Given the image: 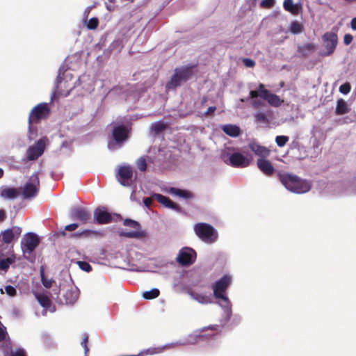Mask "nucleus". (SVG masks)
Returning a JSON list of instances; mask_svg holds the SVG:
<instances>
[{
	"label": "nucleus",
	"instance_id": "nucleus-1",
	"mask_svg": "<svg viewBox=\"0 0 356 356\" xmlns=\"http://www.w3.org/2000/svg\"><path fill=\"white\" fill-rule=\"evenodd\" d=\"M195 65H186L175 70V73L170 80L166 84L168 89H175L179 86L181 82H186L193 74V68Z\"/></svg>",
	"mask_w": 356,
	"mask_h": 356
},
{
	"label": "nucleus",
	"instance_id": "nucleus-2",
	"mask_svg": "<svg viewBox=\"0 0 356 356\" xmlns=\"http://www.w3.org/2000/svg\"><path fill=\"white\" fill-rule=\"evenodd\" d=\"M250 98H261L266 100L268 103L272 106L278 107L284 102L277 95L271 93L268 90L265 88L263 83H259L257 90H251L250 92Z\"/></svg>",
	"mask_w": 356,
	"mask_h": 356
},
{
	"label": "nucleus",
	"instance_id": "nucleus-3",
	"mask_svg": "<svg viewBox=\"0 0 356 356\" xmlns=\"http://www.w3.org/2000/svg\"><path fill=\"white\" fill-rule=\"evenodd\" d=\"M51 114V110L49 104L42 102L35 106L31 111L28 122L29 124H38L42 120L47 119Z\"/></svg>",
	"mask_w": 356,
	"mask_h": 356
},
{
	"label": "nucleus",
	"instance_id": "nucleus-4",
	"mask_svg": "<svg viewBox=\"0 0 356 356\" xmlns=\"http://www.w3.org/2000/svg\"><path fill=\"white\" fill-rule=\"evenodd\" d=\"M194 231L201 240L207 243H213L217 238L214 228L209 224L197 223L194 227Z\"/></svg>",
	"mask_w": 356,
	"mask_h": 356
},
{
	"label": "nucleus",
	"instance_id": "nucleus-5",
	"mask_svg": "<svg viewBox=\"0 0 356 356\" xmlns=\"http://www.w3.org/2000/svg\"><path fill=\"white\" fill-rule=\"evenodd\" d=\"M231 283V277L225 275L220 280L216 282L212 286L213 290V296L216 299H220L226 303L229 302L228 298L225 296V292Z\"/></svg>",
	"mask_w": 356,
	"mask_h": 356
},
{
	"label": "nucleus",
	"instance_id": "nucleus-6",
	"mask_svg": "<svg viewBox=\"0 0 356 356\" xmlns=\"http://www.w3.org/2000/svg\"><path fill=\"white\" fill-rule=\"evenodd\" d=\"M40 180L38 173H33L29 181L24 184L22 195L24 198L29 199L35 197L39 191Z\"/></svg>",
	"mask_w": 356,
	"mask_h": 356
},
{
	"label": "nucleus",
	"instance_id": "nucleus-7",
	"mask_svg": "<svg viewBox=\"0 0 356 356\" xmlns=\"http://www.w3.org/2000/svg\"><path fill=\"white\" fill-rule=\"evenodd\" d=\"M326 51L321 52V56H328L332 54L338 42L337 35L333 32H326L322 36Z\"/></svg>",
	"mask_w": 356,
	"mask_h": 356
},
{
	"label": "nucleus",
	"instance_id": "nucleus-8",
	"mask_svg": "<svg viewBox=\"0 0 356 356\" xmlns=\"http://www.w3.org/2000/svg\"><path fill=\"white\" fill-rule=\"evenodd\" d=\"M224 161L234 168H245L250 165L252 159L245 156L239 152L232 154L228 159L224 158Z\"/></svg>",
	"mask_w": 356,
	"mask_h": 356
},
{
	"label": "nucleus",
	"instance_id": "nucleus-9",
	"mask_svg": "<svg viewBox=\"0 0 356 356\" xmlns=\"http://www.w3.org/2000/svg\"><path fill=\"white\" fill-rule=\"evenodd\" d=\"M40 243L39 237L33 232L27 233L21 242V247L24 253H31Z\"/></svg>",
	"mask_w": 356,
	"mask_h": 356
},
{
	"label": "nucleus",
	"instance_id": "nucleus-10",
	"mask_svg": "<svg viewBox=\"0 0 356 356\" xmlns=\"http://www.w3.org/2000/svg\"><path fill=\"white\" fill-rule=\"evenodd\" d=\"M46 138L39 139L33 145L30 146L26 151V158L29 161L38 159L44 152Z\"/></svg>",
	"mask_w": 356,
	"mask_h": 356
},
{
	"label": "nucleus",
	"instance_id": "nucleus-11",
	"mask_svg": "<svg viewBox=\"0 0 356 356\" xmlns=\"http://www.w3.org/2000/svg\"><path fill=\"white\" fill-rule=\"evenodd\" d=\"M123 225L135 229V231L120 232V236L127 238H142L145 236V233L140 230V225L137 221L131 219H125Z\"/></svg>",
	"mask_w": 356,
	"mask_h": 356
},
{
	"label": "nucleus",
	"instance_id": "nucleus-12",
	"mask_svg": "<svg viewBox=\"0 0 356 356\" xmlns=\"http://www.w3.org/2000/svg\"><path fill=\"white\" fill-rule=\"evenodd\" d=\"M72 219L78 220L81 225L88 224L91 222V213L89 209L85 207H74L70 212Z\"/></svg>",
	"mask_w": 356,
	"mask_h": 356
},
{
	"label": "nucleus",
	"instance_id": "nucleus-13",
	"mask_svg": "<svg viewBox=\"0 0 356 356\" xmlns=\"http://www.w3.org/2000/svg\"><path fill=\"white\" fill-rule=\"evenodd\" d=\"M196 259V252L191 248H184L180 250L177 260L182 266L193 264Z\"/></svg>",
	"mask_w": 356,
	"mask_h": 356
},
{
	"label": "nucleus",
	"instance_id": "nucleus-14",
	"mask_svg": "<svg viewBox=\"0 0 356 356\" xmlns=\"http://www.w3.org/2000/svg\"><path fill=\"white\" fill-rule=\"evenodd\" d=\"M121 219L120 215L114 214L113 216L108 211L99 208H97L94 211V221L99 225L108 224L114 220V218Z\"/></svg>",
	"mask_w": 356,
	"mask_h": 356
},
{
	"label": "nucleus",
	"instance_id": "nucleus-15",
	"mask_svg": "<svg viewBox=\"0 0 356 356\" xmlns=\"http://www.w3.org/2000/svg\"><path fill=\"white\" fill-rule=\"evenodd\" d=\"M133 177V169L129 165L120 166L116 177L118 181L124 186H129Z\"/></svg>",
	"mask_w": 356,
	"mask_h": 356
},
{
	"label": "nucleus",
	"instance_id": "nucleus-16",
	"mask_svg": "<svg viewBox=\"0 0 356 356\" xmlns=\"http://www.w3.org/2000/svg\"><path fill=\"white\" fill-rule=\"evenodd\" d=\"M22 228L18 226H14L1 232V237L2 241L6 244L11 243L15 239H17L22 234Z\"/></svg>",
	"mask_w": 356,
	"mask_h": 356
},
{
	"label": "nucleus",
	"instance_id": "nucleus-17",
	"mask_svg": "<svg viewBox=\"0 0 356 356\" xmlns=\"http://www.w3.org/2000/svg\"><path fill=\"white\" fill-rule=\"evenodd\" d=\"M129 136V130L124 125H118L112 131L113 139L115 143L121 145L125 142Z\"/></svg>",
	"mask_w": 356,
	"mask_h": 356
},
{
	"label": "nucleus",
	"instance_id": "nucleus-18",
	"mask_svg": "<svg viewBox=\"0 0 356 356\" xmlns=\"http://www.w3.org/2000/svg\"><path fill=\"white\" fill-rule=\"evenodd\" d=\"M79 291L76 287L71 286L63 291V299L60 298V301L63 304L73 305L79 298Z\"/></svg>",
	"mask_w": 356,
	"mask_h": 356
},
{
	"label": "nucleus",
	"instance_id": "nucleus-19",
	"mask_svg": "<svg viewBox=\"0 0 356 356\" xmlns=\"http://www.w3.org/2000/svg\"><path fill=\"white\" fill-rule=\"evenodd\" d=\"M152 197L156 200L158 202L164 207L171 209L177 212H181V208L180 206L173 202L169 197L159 193H154L152 195Z\"/></svg>",
	"mask_w": 356,
	"mask_h": 356
},
{
	"label": "nucleus",
	"instance_id": "nucleus-20",
	"mask_svg": "<svg viewBox=\"0 0 356 356\" xmlns=\"http://www.w3.org/2000/svg\"><path fill=\"white\" fill-rule=\"evenodd\" d=\"M296 182L292 186L291 192L296 193H304L311 189V184L309 181L302 179L296 175Z\"/></svg>",
	"mask_w": 356,
	"mask_h": 356
},
{
	"label": "nucleus",
	"instance_id": "nucleus-21",
	"mask_svg": "<svg viewBox=\"0 0 356 356\" xmlns=\"http://www.w3.org/2000/svg\"><path fill=\"white\" fill-rule=\"evenodd\" d=\"M248 147L257 156H259V159H266L270 154V150L266 147L262 146L257 143H251L248 145Z\"/></svg>",
	"mask_w": 356,
	"mask_h": 356
},
{
	"label": "nucleus",
	"instance_id": "nucleus-22",
	"mask_svg": "<svg viewBox=\"0 0 356 356\" xmlns=\"http://www.w3.org/2000/svg\"><path fill=\"white\" fill-rule=\"evenodd\" d=\"M257 164L258 168L266 176L273 175L275 168L269 160L266 159H258Z\"/></svg>",
	"mask_w": 356,
	"mask_h": 356
},
{
	"label": "nucleus",
	"instance_id": "nucleus-23",
	"mask_svg": "<svg viewBox=\"0 0 356 356\" xmlns=\"http://www.w3.org/2000/svg\"><path fill=\"white\" fill-rule=\"evenodd\" d=\"M278 177L285 188L291 191L296 182V175L288 172H279Z\"/></svg>",
	"mask_w": 356,
	"mask_h": 356
},
{
	"label": "nucleus",
	"instance_id": "nucleus-24",
	"mask_svg": "<svg viewBox=\"0 0 356 356\" xmlns=\"http://www.w3.org/2000/svg\"><path fill=\"white\" fill-rule=\"evenodd\" d=\"M283 8L293 15H298L302 11V4L300 3H293V0H284Z\"/></svg>",
	"mask_w": 356,
	"mask_h": 356
},
{
	"label": "nucleus",
	"instance_id": "nucleus-25",
	"mask_svg": "<svg viewBox=\"0 0 356 356\" xmlns=\"http://www.w3.org/2000/svg\"><path fill=\"white\" fill-rule=\"evenodd\" d=\"M35 298L42 307L50 309L51 312L55 311V306L52 305V302L47 295L43 293H36Z\"/></svg>",
	"mask_w": 356,
	"mask_h": 356
},
{
	"label": "nucleus",
	"instance_id": "nucleus-26",
	"mask_svg": "<svg viewBox=\"0 0 356 356\" xmlns=\"http://www.w3.org/2000/svg\"><path fill=\"white\" fill-rule=\"evenodd\" d=\"M19 193V190L15 188L4 186L0 188V197L6 200H14Z\"/></svg>",
	"mask_w": 356,
	"mask_h": 356
},
{
	"label": "nucleus",
	"instance_id": "nucleus-27",
	"mask_svg": "<svg viewBox=\"0 0 356 356\" xmlns=\"http://www.w3.org/2000/svg\"><path fill=\"white\" fill-rule=\"evenodd\" d=\"M4 356H27L26 352L22 348L13 349L10 344H7L3 350Z\"/></svg>",
	"mask_w": 356,
	"mask_h": 356
},
{
	"label": "nucleus",
	"instance_id": "nucleus-28",
	"mask_svg": "<svg viewBox=\"0 0 356 356\" xmlns=\"http://www.w3.org/2000/svg\"><path fill=\"white\" fill-rule=\"evenodd\" d=\"M222 130L229 136L231 137H236L238 136L240 133L241 130L240 128L234 124H225L222 126Z\"/></svg>",
	"mask_w": 356,
	"mask_h": 356
},
{
	"label": "nucleus",
	"instance_id": "nucleus-29",
	"mask_svg": "<svg viewBox=\"0 0 356 356\" xmlns=\"http://www.w3.org/2000/svg\"><path fill=\"white\" fill-rule=\"evenodd\" d=\"M350 108L348 106L347 103L343 99H339L337 102V107L335 113L338 115H344L349 113Z\"/></svg>",
	"mask_w": 356,
	"mask_h": 356
},
{
	"label": "nucleus",
	"instance_id": "nucleus-30",
	"mask_svg": "<svg viewBox=\"0 0 356 356\" xmlns=\"http://www.w3.org/2000/svg\"><path fill=\"white\" fill-rule=\"evenodd\" d=\"M15 261L16 256L15 254H13L12 255L6 259L0 260V270L6 272L8 270L10 266L14 264Z\"/></svg>",
	"mask_w": 356,
	"mask_h": 356
},
{
	"label": "nucleus",
	"instance_id": "nucleus-31",
	"mask_svg": "<svg viewBox=\"0 0 356 356\" xmlns=\"http://www.w3.org/2000/svg\"><path fill=\"white\" fill-rule=\"evenodd\" d=\"M316 49V45L313 43H307L302 46L299 47L298 51L303 56L307 57L312 52Z\"/></svg>",
	"mask_w": 356,
	"mask_h": 356
},
{
	"label": "nucleus",
	"instance_id": "nucleus-32",
	"mask_svg": "<svg viewBox=\"0 0 356 356\" xmlns=\"http://www.w3.org/2000/svg\"><path fill=\"white\" fill-rule=\"evenodd\" d=\"M170 192L179 197H184L186 199L192 198L193 197L192 193L179 188H171Z\"/></svg>",
	"mask_w": 356,
	"mask_h": 356
},
{
	"label": "nucleus",
	"instance_id": "nucleus-33",
	"mask_svg": "<svg viewBox=\"0 0 356 356\" xmlns=\"http://www.w3.org/2000/svg\"><path fill=\"white\" fill-rule=\"evenodd\" d=\"M289 31L293 34H298L304 31V26L298 21H292L289 26Z\"/></svg>",
	"mask_w": 356,
	"mask_h": 356
},
{
	"label": "nucleus",
	"instance_id": "nucleus-34",
	"mask_svg": "<svg viewBox=\"0 0 356 356\" xmlns=\"http://www.w3.org/2000/svg\"><path fill=\"white\" fill-rule=\"evenodd\" d=\"M168 127L167 124L163 122V121H158L152 125V131L155 134H158L165 130Z\"/></svg>",
	"mask_w": 356,
	"mask_h": 356
},
{
	"label": "nucleus",
	"instance_id": "nucleus-35",
	"mask_svg": "<svg viewBox=\"0 0 356 356\" xmlns=\"http://www.w3.org/2000/svg\"><path fill=\"white\" fill-rule=\"evenodd\" d=\"M160 294L158 289H152L150 291H145L143 293V298L146 300H152L157 298Z\"/></svg>",
	"mask_w": 356,
	"mask_h": 356
},
{
	"label": "nucleus",
	"instance_id": "nucleus-36",
	"mask_svg": "<svg viewBox=\"0 0 356 356\" xmlns=\"http://www.w3.org/2000/svg\"><path fill=\"white\" fill-rule=\"evenodd\" d=\"M189 294L194 300H197L200 303L207 304L209 302V298L202 294L197 293L195 291H191Z\"/></svg>",
	"mask_w": 356,
	"mask_h": 356
},
{
	"label": "nucleus",
	"instance_id": "nucleus-37",
	"mask_svg": "<svg viewBox=\"0 0 356 356\" xmlns=\"http://www.w3.org/2000/svg\"><path fill=\"white\" fill-rule=\"evenodd\" d=\"M96 232L95 231L90 229H84L81 232H75L71 234V237L72 238H81V237H88L92 234H95Z\"/></svg>",
	"mask_w": 356,
	"mask_h": 356
},
{
	"label": "nucleus",
	"instance_id": "nucleus-38",
	"mask_svg": "<svg viewBox=\"0 0 356 356\" xmlns=\"http://www.w3.org/2000/svg\"><path fill=\"white\" fill-rule=\"evenodd\" d=\"M7 338L8 339V344H11L6 327L0 321V342L7 341Z\"/></svg>",
	"mask_w": 356,
	"mask_h": 356
},
{
	"label": "nucleus",
	"instance_id": "nucleus-39",
	"mask_svg": "<svg viewBox=\"0 0 356 356\" xmlns=\"http://www.w3.org/2000/svg\"><path fill=\"white\" fill-rule=\"evenodd\" d=\"M275 3V0H262L259 6L261 8L264 9H269L274 6Z\"/></svg>",
	"mask_w": 356,
	"mask_h": 356
},
{
	"label": "nucleus",
	"instance_id": "nucleus-40",
	"mask_svg": "<svg viewBox=\"0 0 356 356\" xmlns=\"http://www.w3.org/2000/svg\"><path fill=\"white\" fill-rule=\"evenodd\" d=\"M34 124H29V138L30 140L34 139L37 136L38 129L33 126Z\"/></svg>",
	"mask_w": 356,
	"mask_h": 356
},
{
	"label": "nucleus",
	"instance_id": "nucleus-41",
	"mask_svg": "<svg viewBox=\"0 0 356 356\" xmlns=\"http://www.w3.org/2000/svg\"><path fill=\"white\" fill-rule=\"evenodd\" d=\"M289 141V137L286 136H277L275 142L279 147H284Z\"/></svg>",
	"mask_w": 356,
	"mask_h": 356
},
{
	"label": "nucleus",
	"instance_id": "nucleus-42",
	"mask_svg": "<svg viewBox=\"0 0 356 356\" xmlns=\"http://www.w3.org/2000/svg\"><path fill=\"white\" fill-rule=\"evenodd\" d=\"M79 223H75V222L66 225L65 227L64 231H62L60 232V235L63 236H66L65 231H70V232L74 231L75 229H76L79 227Z\"/></svg>",
	"mask_w": 356,
	"mask_h": 356
},
{
	"label": "nucleus",
	"instance_id": "nucleus-43",
	"mask_svg": "<svg viewBox=\"0 0 356 356\" xmlns=\"http://www.w3.org/2000/svg\"><path fill=\"white\" fill-rule=\"evenodd\" d=\"M77 264L81 270H83L86 272L88 273L92 270V266L87 261H77Z\"/></svg>",
	"mask_w": 356,
	"mask_h": 356
},
{
	"label": "nucleus",
	"instance_id": "nucleus-44",
	"mask_svg": "<svg viewBox=\"0 0 356 356\" xmlns=\"http://www.w3.org/2000/svg\"><path fill=\"white\" fill-rule=\"evenodd\" d=\"M136 163H137L138 168L140 171L145 172L146 170V169H147V162H146L145 158L140 157V159H138Z\"/></svg>",
	"mask_w": 356,
	"mask_h": 356
},
{
	"label": "nucleus",
	"instance_id": "nucleus-45",
	"mask_svg": "<svg viewBox=\"0 0 356 356\" xmlns=\"http://www.w3.org/2000/svg\"><path fill=\"white\" fill-rule=\"evenodd\" d=\"M98 25L99 19L97 17H92L88 21L87 27L90 30H94L97 28Z\"/></svg>",
	"mask_w": 356,
	"mask_h": 356
},
{
	"label": "nucleus",
	"instance_id": "nucleus-46",
	"mask_svg": "<svg viewBox=\"0 0 356 356\" xmlns=\"http://www.w3.org/2000/svg\"><path fill=\"white\" fill-rule=\"evenodd\" d=\"M255 120L257 122L267 123L268 122L266 115L263 112H258L255 115Z\"/></svg>",
	"mask_w": 356,
	"mask_h": 356
},
{
	"label": "nucleus",
	"instance_id": "nucleus-47",
	"mask_svg": "<svg viewBox=\"0 0 356 356\" xmlns=\"http://www.w3.org/2000/svg\"><path fill=\"white\" fill-rule=\"evenodd\" d=\"M5 290L6 293L11 297H14L17 294V291L15 288L11 285L6 286L5 287Z\"/></svg>",
	"mask_w": 356,
	"mask_h": 356
},
{
	"label": "nucleus",
	"instance_id": "nucleus-48",
	"mask_svg": "<svg viewBox=\"0 0 356 356\" xmlns=\"http://www.w3.org/2000/svg\"><path fill=\"white\" fill-rule=\"evenodd\" d=\"M350 85L348 83H346L339 87V91L343 94H348L350 92Z\"/></svg>",
	"mask_w": 356,
	"mask_h": 356
},
{
	"label": "nucleus",
	"instance_id": "nucleus-49",
	"mask_svg": "<svg viewBox=\"0 0 356 356\" xmlns=\"http://www.w3.org/2000/svg\"><path fill=\"white\" fill-rule=\"evenodd\" d=\"M88 341V334H85L83 337V341L81 342V345L84 348L86 354L89 351V349L87 346Z\"/></svg>",
	"mask_w": 356,
	"mask_h": 356
},
{
	"label": "nucleus",
	"instance_id": "nucleus-50",
	"mask_svg": "<svg viewBox=\"0 0 356 356\" xmlns=\"http://www.w3.org/2000/svg\"><path fill=\"white\" fill-rule=\"evenodd\" d=\"M243 64L248 67H253L255 65V62L250 58H243Z\"/></svg>",
	"mask_w": 356,
	"mask_h": 356
},
{
	"label": "nucleus",
	"instance_id": "nucleus-51",
	"mask_svg": "<svg viewBox=\"0 0 356 356\" xmlns=\"http://www.w3.org/2000/svg\"><path fill=\"white\" fill-rule=\"evenodd\" d=\"M41 281H42L43 286L47 289L51 288L52 283H53L52 280L47 279L46 277H44L43 280H41Z\"/></svg>",
	"mask_w": 356,
	"mask_h": 356
},
{
	"label": "nucleus",
	"instance_id": "nucleus-52",
	"mask_svg": "<svg viewBox=\"0 0 356 356\" xmlns=\"http://www.w3.org/2000/svg\"><path fill=\"white\" fill-rule=\"evenodd\" d=\"M353 35H350V34H346L344 35V38H343V42H344V44L348 45L349 44H350L353 41Z\"/></svg>",
	"mask_w": 356,
	"mask_h": 356
},
{
	"label": "nucleus",
	"instance_id": "nucleus-53",
	"mask_svg": "<svg viewBox=\"0 0 356 356\" xmlns=\"http://www.w3.org/2000/svg\"><path fill=\"white\" fill-rule=\"evenodd\" d=\"M216 110V106H209L207 110L204 112V115L205 116H209L211 115H212L215 111Z\"/></svg>",
	"mask_w": 356,
	"mask_h": 356
},
{
	"label": "nucleus",
	"instance_id": "nucleus-54",
	"mask_svg": "<svg viewBox=\"0 0 356 356\" xmlns=\"http://www.w3.org/2000/svg\"><path fill=\"white\" fill-rule=\"evenodd\" d=\"M152 198L151 197H146L144 199V204L147 207H151V205L152 204Z\"/></svg>",
	"mask_w": 356,
	"mask_h": 356
},
{
	"label": "nucleus",
	"instance_id": "nucleus-55",
	"mask_svg": "<svg viewBox=\"0 0 356 356\" xmlns=\"http://www.w3.org/2000/svg\"><path fill=\"white\" fill-rule=\"evenodd\" d=\"M6 218V212L4 209H0V222H3Z\"/></svg>",
	"mask_w": 356,
	"mask_h": 356
},
{
	"label": "nucleus",
	"instance_id": "nucleus-56",
	"mask_svg": "<svg viewBox=\"0 0 356 356\" xmlns=\"http://www.w3.org/2000/svg\"><path fill=\"white\" fill-rule=\"evenodd\" d=\"M40 275L41 280H43V278L45 277L44 268L43 266L40 267Z\"/></svg>",
	"mask_w": 356,
	"mask_h": 356
},
{
	"label": "nucleus",
	"instance_id": "nucleus-57",
	"mask_svg": "<svg viewBox=\"0 0 356 356\" xmlns=\"http://www.w3.org/2000/svg\"><path fill=\"white\" fill-rule=\"evenodd\" d=\"M351 28L353 30H356V17H354L352 20H351Z\"/></svg>",
	"mask_w": 356,
	"mask_h": 356
},
{
	"label": "nucleus",
	"instance_id": "nucleus-58",
	"mask_svg": "<svg viewBox=\"0 0 356 356\" xmlns=\"http://www.w3.org/2000/svg\"><path fill=\"white\" fill-rule=\"evenodd\" d=\"M261 102L260 100H255L252 102V105L254 106V107L255 108H258L259 106L261 105Z\"/></svg>",
	"mask_w": 356,
	"mask_h": 356
},
{
	"label": "nucleus",
	"instance_id": "nucleus-59",
	"mask_svg": "<svg viewBox=\"0 0 356 356\" xmlns=\"http://www.w3.org/2000/svg\"><path fill=\"white\" fill-rule=\"evenodd\" d=\"M207 102V97H203L202 99V102H201L202 105H204Z\"/></svg>",
	"mask_w": 356,
	"mask_h": 356
},
{
	"label": "nucleus",
	"instance_id": "nucleus-60",
	"mask_svg": "<svg viewBox=\"0 0 356 356\" xmlns=\"http://www.w3.org/2000/svg\"><path fill=\"white\" fill-rule=\"evenodd\" d=\"M3 169L0 168V178H1L3 176Z\"/></svg>",
	"mask_w": 356,
	"mask_h": 356
},
{
	"label": "nucleus",
	"instance_id": "nucleus-61",
	"mask_svg": "<svg viewBox=\"0 0 356 356\" xmlns=\"http://www.w3.org/2000/svg\"><path fill=\"white\" fill-rule=\"evenodd\" d=\"M284 86V83H283V82H282V83H281V86Z\"/></svg>",
	"mask_w": 356,
	"mask_h": 356
}]
</instances>
